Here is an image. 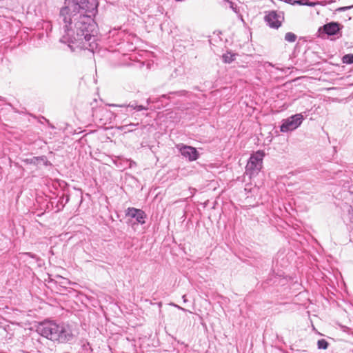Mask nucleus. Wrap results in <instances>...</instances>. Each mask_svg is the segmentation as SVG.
Instances as JSON below:
<instances>
[{"label": "nucleus", "mask_w": 353, "mask_h": 353, "mask_svg": "<svg viewBox=\"0 0 353 353\" xmlns=\"http://www.w3.org/2000/svg\"><path fill=\"white\" fill-rule=\"evenodd\" d=\"M174 72L176 73V69H174ZM177 75V74H176V76Z\"/></svg>", "instance_id": "a18cd8bd"}, {"label": "nucleus", "mask_w": 353, "mask_h": 353, "mask_svg": "<svg viewBox=\"0 0 353 353\" xmlns=\"http://www.w3.org/2000/svg\"><path fill=\"white\" fill-rule=\"evenodd\" d=\"M157 304H158V306L159 307H161L162 306V303L161 302H159Z\"/></svg>", "instance_id": "58836bf2"}, {"label": "nucleus", "mask_w": 353, "mask_h": 353, "mask_svg": "<svg viewBox=\"0 0 353 353\" xmlns=\"http://www.w3.org/2000/svg\"><path fill=\"white\" fill-rule=\"evenodd\" d=\"M92 117H94V119H98L99 121H102L103 120V118L102 117L103 116V114H107L108 113V110L106 108H92Z\"/></svg>", "instance_id": "a211bd4d"}, {"label": "nucleus", "mask_w": 353, "mask_h": 353, "mask_svg": "<svg viewBox=\"0 0 353 353\" xmlns=\"http://www.w3.org/2000/svg\"><path fill=\"white\" fill-rule=\"evenodd\" d=\"M336 324L339 325V327H340V328H341V329L344 332H347V333H349V332H350V329L347 326H346V325H341V324H339V323H336Z\"/></svg>", "instance_id": "c85d7f7f"}, {"label": "nucleus", "mask_w": 353, "mask_h": 353, "mask_svg": "<svg viewBox=\"0 0 353 353\" xmlns=\"http://www.w3.org/2000/svg\"><path fill=\"white\" fill-rule=\"evenodd\" d=\"M125 216H128L136 220L137 224L143 225L145 223L147 219L146 213L139 208L129 207L125 210Z\"/></svg>", "instance_id": "9d476101"}, {"label": "nucleus", "mask_w": 353, "mask_h": 353, "mask_svg": "<svg viewBox=\"0 0 353 353\" xmlns=\"http://www.w3.org/2000/svg\"><path fill=\"white\" fill-rule=\"evenodd\" d=\"M65 6L61 9V15H66L70 10L74 12L77 9H83L94 12L98 8L97 0H65Z\"/></svg>", "instance_id": "f03ea898"}, {"label": "nucleus", "mask_w": 353, "mask_h": 353, "mask_svg": "<svg viewBox=\"0 0 353 353\" xmlns=\"http://www.w3.org/2000/svg\"><path fill=\"white\" fill-rule=\"evenodd\" d=\"M181 155L189 161H194L200 158L201 154L197 148L191 145L180 143L176 146Z\"/></svg>", "instance_id": "6e6552de"}, {"label": "nucleus", "mask_w": 353, "mask_h": 353, "mask_svg": "<svg viewBox=\"0 0 353 353\" xmlns=\"http://www.w3.org/2000/svg\"><path fill=\"white\" fill-rule=\"evenodd\" d=\"M352 7H353V6L341 7V8H336V9L335 10V12H340V11H345V10H349V9L352 8Z\"/></svg>", "instance_id": "c756f323"}, {"label": "nucleus", "mask_w": 353, "mask_h": 353, "mask_svg": "<svg viewBox=\"0 0 353 353\" xmlns=\"http://www.w3.org/2000/svg\"><path fill=\"white\" fill-rule=\"evenodd\" d=\"M176 307H177L179 310H183V311H185V310L184 308H183V307H179V306H177V305H176Z\"/></svg>", "instance_id": "4c0bfd02"}, {"label": "nucleus", "mask_w": 353, "mask_h": 353, "mask_svg": "<svg viewBox=\"0 0 353 353\" xmlns=\"http://www.w3.org/2000/svg\"><path fill=\"white\" fill-rule=\"evenodd\" d=\"M57 325L54 321L46 319L39 323L36 330L41 336L55 342Z\"/></svg>", "instance_id": "39448f33"}, {"label": "nucleus", "mask_w": 353, "mask_h": 353, "mask_svg": "<svg viewBox=\"0 0 353 353\" xmlns=\"http://www.w3.org/2000/svg\"><path fill=\"white\" fill-rule=\"evenodd\" d=\"M138 125H139L138 123H130L128 125H125L122 126L121 128L125 132H132V131L134 130L132 128H134V127H135V126H137Z\"/></svg>", "instance_id": "393cba45"}, {"label": "nucleus", "mask_w": 353, "mask_h": 353, "mask_svg": "<svg viewBox=\"0 0 353 353\" xmlns=\"http://www.w3.org/2000/svg\"><path fill=\"white\" fill-rule=\"evenodd\" d=\"M188 92L186 90H179L176 92H170L168 94H164L159 97H155L154 99H158V102H154V105H150V109H158L160 110L167 105L168 103H164L163 100L169 101L170 94H177L179 96H186Z\"/></svg>", "instance_id": "9b49d317"}, {"label": "nucleus", "mask_w": 353, "mask_h": 353, "mask_svg": "<svg viewBox=\"0 0 353 353\" xmlns=\"http://www.w3.org/2000/svg\"><path fill=\"white\" fill-rule=\"evenodd\" d=\"M4 100H5V99L3 97L0 96V101H3Z\"/></svg>", "instance_id": "ea45409f"}, {"label": "nucleus", "mask_w": 353, "mask_h": 353, "mask_svg": "<svg viewBox=\"0 0 353 353\" xmlns=\"http://www.w3.org/2000/svg\"><path fill=\"white\" fill-rule=\"evenodd\" d=\"M334 170H335V168H334L332 167V172H333Z\"/></svg>", "instance_id": "49530a36"}, {"label": "nucleus", "mask_w": 353, "mask_h": 353, "mask_svg": "<svg viewBox=\"0 0 353 353\" xmlns=\"http://www.w3.org/2000/svg\"><path fill=\"white\" fill-rule=\"evenodd\" d=\"M350 76L351 75H348L345 78L341 77V79H343L346 81V83H345L346 85H353V81H350L348 80L350 79Z\"/></svg>", "instance_id": "7c9ffc66"}, {"label": "nucleus", "mask_w": 353, "mask_h": 353, "mask_svg": "<svg viewBox=\"0 0 353 353\" xmlns=\"http://www.w3.org/2000/svg\"><path fill=\"white\" fill-rule=\"evenodd\" d=\"M8 105L12 108V105L11 103H8Z\"/></svg>", "instance_id": "c03bdc74"}, {"label": "nucleus", "mask_w": 353, "mask_h": 353, "mask_svg": "<svg viewBox=\"0 0 353 353\" xmlns=\"http://www.w3.org/2000/svg\"><path fill=\"white\" fill-rule=\"evenodd\" d=\"M194 90H199V88H198L197 86H195V87L194 88Z\"/></svg>", "instance_id": "37998d69"}, {"label": "nucleus", "mask_w": 353, "mask_h": 353, "mask_svg": "<svg viewBox=\"0 0 353 353\" xmlns=\"http://www.w3.org/2000/svg\"><path fill=\"white\" fill-rule=\"evenodd\" d=\"M332 84H334L335 83L334 81H335L336 80L338 79V77H336V78H334L333 77H332Z\"/></svg>", "instance_id": "e433bc0d"}, {"label": "nucleus", "mask_w": 353, "mask_h": 353, "mask_svg": "<svg viewBox=\"0 0 353 353\" xmlns=\"http://www.w3.org/2000/svg\"><path fill=\"white\" fill-rule=\"evenodd\" d=\"M349 179L350 178L347 175L346 172H343L341 170L334 172V176L332 175V180L335 181V184L345 188H348L350 187Z\"/></svg>", "instance_id": "2eb2a0df"}, {"label": "nucleus", "mask_w": 353, "mask_h": 353, "mask_svg": "<svg viewBox=\"0 0 353 353\" xmlns=\"http://www.w3.org/2000/svg\"><path fill=\"white\" fill-rule=\"evenodd\" d=\"M229 4H230V8L236 13L238 12V10H237V6L236 4H234L233 2L232 1H228Z\"/></svg>", "instance_id": "cd10ccee"}, {"label": "nucleus", "mask_w": 353, "mask_h": 353, "mask_svg": "<svg viewBox=\"0 0 353 353\" xmlns=\"http://www.w3.org/2000/svg\"><path fill=\"white\" fill-rule=\"evenodd\" d=\"M236 54L232 52H227L222 55V59L225 63H231L236 57Z\"/></svg>", "instance_id": "aec40b11"}, {"label": "nucleus", "mask_w": 353, "mask_h": 353, "mask_svg": "<svg viewBox=\"0 0 353 353\" xmlns=\"http://www.w3.org/2000/svg\"><path fill=\"white\" fill-rule=\"evenodd\" d=\"M182 299H183V301L184 303L188 301V299L186 298V295L185 294L182 296Z\"/></svg>", "instance_id": "f704fd0d"}, {"label": "nucleus", "mask_w": 353, "mask_h": 353, "mask_svg": "<svg viewBox=\"0 0 353 353\" xmlns=\"http://www.w3.org/2000/svg\"><path fill=\"white\" fill-rule=\"evenodd\" d=\"M55 342L71 344L76 339L72 326L65 323H58Z\"/></svg>", "instance_id": "20e7f679"}, {"label": "nucleus", "mask_w": 353, "mask_h": 353, "mask_svg": "<svg viewBox=\"0 0 353 353\" xmlns=\"http://www.w3.org/2000/svg\"><path fill=\"white\" fill-rule=\"evenodd\" d=\"M316 36L317 37L323 39H329L331 36V22L327 23L323 26L319 27Z\"/></svg>", "instance_id": "f3484780"}, {"label": "nucleus", "mask_w": 353, "mask_h": 353, "mask_svg": "<svg viewBox=\"0 0 353 353\" xmlns=\"http://www.w3.org/2000/svg\"><path fill=\"white\" fill-rule=\"evenodd\" d=\"M97 12L83 9H77L74 12L70 10L66 15L59 14V19L64 25L65 34L60 41L67 43L72 51L76 48L88 50L94 52L98 48L97 24L93 17Z\"/></svg>", "instance_id": "f257e3e1"}, {"label": "nucleus", "mask_w": 353, "mask_h": 353, "mask_svg": "<svg viewBox=\"0 0 353 353\" xmlns=\"http://www.w3.org/2000/svg\"><path fill=\"white\" fill-rule=\"evenodd\" d=\"M59 185L62 188L61 191L57 194L58 201H56L55 212H60L63 210L65 205L69 202L70 195L69 190V185L64 181H61Z\"/></svg>", "instance_id": "0eeeda50"}, {"label": "nucleus", "mask_w": 353, "mask_h": 353, "mask_svg": "<svg viewBox=\"0 0 353 353\" xmlns=\"http://www.w3.org/2000/svg\"><path fill=\"white\" fill-rule=\"evenodd\" d=\"M304 117L301 113L293 114L281 121L280 131L283 133L289 132L297 129L303 123Z\"/></svg>", "instance_id": "423d86ee"}, {"label": "nucleus", "mask_w": 353, "mask_h": 353, "mask_svg": "<svg viewBox=\"0 0 353 353\" xmlns=\"http://www.w3.org/2000/svg\"><path fill=\"white\" fill-rule=\"evenodd\" d=\"M79 344L81 345L80 353H91L93 350L90 343L87 340L81 339Z\"/></svg>", "instance_id": "6ab92c4d"}, {"label": "nucleus", "mask_w": 353, "mask_h": 353, "mask_svg": "<svg viewBox=\"0 0 353 353\" xmlns=\"http://www.w3.org/2000/svg\"><path fill=\"white\" fill-rule=\"evenodd\" d=\"M268 66L273 67V66H274V65H272V63H268Z\"/></svg>", "instance_id": "a19ab883"}, {"label": "nucleus", "mask_w": 353, "mask_h": 353, "mask_svg": "<svg viewBox=\"0 0 353 353\" xmlns=\"http://www.w3.org/2000/svg\"><path fill=\"white\" fill-rule=\"evenodd\" d=\"M265 21L272 28H279L281 26L283 17L276 12V11L272 10L269 12L265 16Z\"/></svg>", "instance_id": "f8f14e48"}, {"label": "nucleus", "mask_w": 353, "mask_h": 353, "mask_svg": "<svg viewBox=\"0 0 353 353\" xmlns=\"http://www.w3.org/2000/svg\"><path fill=\"white\" fill-rule=\"evenodd\" d=\"M341 27L339 23L332 22V37L338 33Z\"/></svg>", "instance_id": "b1692460"}, {"label": "nucleus", "mask_w": 353, "mask_h": 353, "mask_svg": "<svg viewBox=\"0 0 353 353\" xmlns=\"http://www.w3.org/2000/svg\"><path fill=\"white\" fill-rule=\"evenodd\" d=\"M304 3H305V1H302V0H294L292 3V5H294V4H299V5H303L304 6Z\"/></svg>", "instance_id": "2f4dec72"}, {"label": "nucleus", "mask_w": 353, "mask_h": 353, "mask_svg": "<svg viewBox=\"0 0 353 353\" xmlns=\"http://www.w3.org/2000/svg\"><path fill=\"white\" fill-rule=\"evenodd\" d=\"M19 259L30 266L41 268L44 265V261L32 252H20Z\"/></svg>", "instance_id": "1a4fd4ad"}, {"label": "nucleus", "mask_w": 353, "mask_h": 353, "mask_svg": "<svg viewBox=\"0 0 353 353\" xmlns=\"http://www.w3.org/2000/svg\"><path fill=\"white\" fill-rule=\"evenodd\" d=\"M296 35L295 34H294L293 32H287L285 35V40L288 42H290V43L294 42L296 41Z\"/></svg>", "instance_id": "4be33fe9"}, {"label": "nucleus", "mask_w": 353, "mask_h": 353, "mask_svg": "<svg viewBox=\"0 0 353 353\" xmlns=\"http://www.w3.org/2000/svg\"><path fill=\"white\" fill-rule=\"evenodd\" d=\"M154 102H158V99H154V98L149 97L148 99H147V101H146L148 105H154Z\"/></svg>", "instance_id": "bb28decb"}, {"label": "nucleus", "mask_w": 353, "mask_h": 353, "mask_svg": "<svg viewBox=\"0 0 353 353\" xmlns=\"http://www.w3.org/2000/svg\"><path fill=\"white\" fill-rule=\"evenodd\" d=\"M332 275L336 279V274H338L337 271L335 272L333 269L332 270Z\"/></svg>", "instance_id": "72a5a7b5"}, {"label": "nucleus", "mask_w": 353, "mask_h": 353, "mask_svg": "<svg viewBox=\"0 0 353 353\" xmlns=\"http://www.w3.org/2000/svg\"><path fill=\"white\" fill-rule=\"evenodd\" d=\"M22 161L26 165H33L37 167H39L43 165L45 167H52V163L48 160V158L45 155L39 157H32L31 158H26L22 160Z\"/></svg>", "instance_id": "ddd939ff"}, {"label": "nucleus", "mask_w": 353, "mask_h": 353, "mask_svg": "<svg viewBox=\"0 0 353 353\" xmlns=\"http://www.w3.org/2000/svg\"><path fill=\"white\" fill-rule=\"evenodd\" d=\"M317 346L319 349L325 350L328 347L329 343L326 340L321 339L317 341Z\"/></svg>", "instance_id": "412c9836"}, {"label": "nucleus", "mask_w": 353, "mask_h": 353, "mask_svg": "<svg viewBox=\"0 0 353 353\" xmlns=\"http://www.w3.org/2000/svg\"><path fill=\"white\" fill-rule=\"evenodd\" d=\"M284 279L283 272L280 271L276 273L274 270L270 272L268 278L261 283V287L265 289L267 286L272 285H278L281 283V280Z\"/></svg>", "instance_id": "4468645a"}, {"label": "nucleus", "mask_w": 353, "mask_h": 353, "mask_svg": "<svg viewBox=\"0 0 353 353\" xmlns=\"http://www.w3.org/2000/svg\"><path fill=\"white\" fill-rule=\"evenodd\" d=\"M350 72H353V69L350 70Z\"/></svg>", "instance_id": "de8ad7c7"}, {"label": "nucleus", "mask_w": 353, "mask_h": 353, "mask_svg": "<svg viewBox=\"0 0 353 353\" xmlns=\"http://www.w3.org/2000/svg\"><path fill=\"white\" fill-rule=\"evenodd\" d=\"M110 107H119L123 108L125 110V112L127 113L128 112H132V110H136L137 112L142 110H148L149 108L148 106H144L143 105H138L137 101H133L128 104L123 103V104H109Z\"/></svg>", "instance_id": "dca6fc26"}, {"label": "nucleus", "mask_w": 353, "mask_h": 353, "mask_svg": "<svg viewBox=\"0 0 353 353\" xmlns=\"http://www.w3.org/2000/svg\"><path fill=\"white\" fill-rule=\"evenodd\" d=\"M342 61L344 63L346 64L353 63V54H345L343 57Z\"/></svg>", "instance_id": "5701e85b"}, {"label": "nucleus", "mask_w": 353, "mask_h": 353, "mask_svg": "<svg viewBox=\"0 0 353 353\" xmlns=\"http://www.w3.org/2000/svg\"><path fill=\"white\" fill-rule=\"evenodd\" d=\"M58 201V199H57V196H54V197H51L50 199V204L51 205L52 209H55V205H56V201Z\"/></svg>", "instance_id": "a878e982"}, {"label": "nucleus", "mask_w": 353, "mask_h": 353, "mask_svg": "<svg viewBox=\"0 0 353 353\" xmlns=\"http://www.w3.org/2000/svg\"><path fill=\"white\" fill-rule=\"evenodd\" d=\"M177 343H178L183 344V345L184 344V343H183V342H180L179 341H177Z\"/></svg>", "instance_id": "79ce46f5"}, {"label": "nucleus", "mask_w": 353, "mask_h": 353, "mask_svg": "<svg viewBox=\"0 0 353 353\" xmlns=\"http://www.w3.org/2000/svg\"><path fill=\"white\" fill-rule=\"evenodd\" d=\"M265 155V153L262 150H259L251 154L245 166V172L250 177L258 174L261 171Z\"/></svg>", "instance_id": "7ed1b4c3"}, {"label": "nucleus", "mask_w": 353, "mask_h": 353, "mask_svg": "<svg viewBox=\"0 0 353 353\" xmlns=\"http://www.w3.org/2000/svg\"><path fill=\"white\" fill-rule=\"evenodd\" d=\"M304 6H314V3L311 2V1H305V3H304Z\"/></svg>", "instance_id": "473e14b6"}, {"label": "nucleus", "mask_w": 353, "mask_h": 353, "mask_svg": "<svg viewBox=\"0 0 353 353\" xmlns=\"http://www.w3.org/2000/svg\"><path fill=\"white\" fill-rule=\"evenodd\" d=\"M294 0H285V2L288 3H290L292 5V3Z\"/></svg>", "instance_id": "c9c22d12"}]
</instances>
